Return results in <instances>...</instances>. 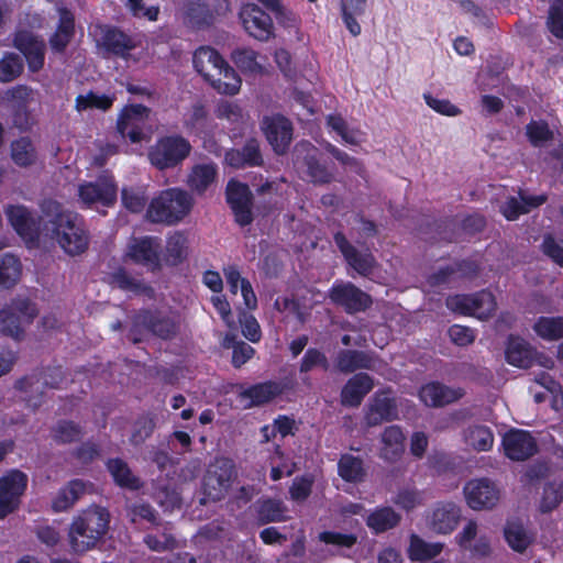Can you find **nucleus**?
<instances>
[{"mask_svg": "<svg viewBox=\"0 0 563 563\" xmlns=\"http://www.w3.org/2000/svg\"><path fill=\"white\" fill-rule=\"evenodd\" d=\"M37 316V309L26 298H15L0 310V331L13 339H20L24 328Z\"/></svg>", "mask_w": 563, "mask_h": 563, "instance_id": "7", "label": "nucleus"}, {"mask_svg": "<svg viewBox=\"0 0 563 563\" xmlns=\"http://www.w3.org/2000/svg\"><path fill=\"white\" fill-rule=\"evenodd\" d=\"M26 485L27 476L18 470L0 477V519L18 508Z\"/></svg>", "mask_w": 563, "mask_h": 563, "instance_id": "12", "label": "nucleus"}, {"mask_svg": "<svg viewBox=\"0 0 563 563\" xmlns=\"http://www.w3.org/2000/svg\"><path fill=\"white\" fill-rule=\"evenodd\" d=\"M444 548L441 542H426L420 537L412 534L408 549L411 561H427L438 556Z\"/></svg>", "mask_w": 563, "mask_h": 563, "instance_id": "40", "label": "nucleus"}, {"mask_svg": "<svg viewBox=\"0 0 563 563\" xmlns=\"http://www.w3.org/2000/svg\"><path fill=\"white\" fill-rule=\"evenodd\" d=\"M423 99L428 107L441 115L457 117L461 114V109L448 99H439L430 93H423Z\"/></svg>", "mask_w": 563, "mask_h": 563, "instance_id": "59", "label": "nucleus"}, {"mask_svg": "<svg viewBox=\"0 0 563 563\" xmlns=\"http://www.w3.org/2000/svg\"><path fill=\"white\" fill-rule=\"evenodd\" d=\"M191 152L190 142L180 135L159 137L150 148V163L159 170L179 166Z\"/></svg>", "mask_w": 563, "mask_h": 563, "instance_id": "6", "label": "nucleus"}, {"mask_svg": "<svg viewBox=\"0 0 563 563\" xmlns=\"http://www.w3.org/2000/svg\"><path fill=\"white\" fill-rule=\"evenodd\" d=\"M528 140L533 146H541L552 137L549 126L543 121H532L526 128Z\"/></svg>", "mask_w": 563, "mask_h": 563, "instance_id": "57", "label": "nucleus"}, {"mask_svg": "<svg viewBox=\"0 0 563 563\" xmlns=\"http://www.w3.org/2000/svg\"><path fill=\"white\" fill-rule=\"evenodd\" d=\"M223 346L224 347H232L233 349V355H232V363L235 367L242 366L244 363H246L254 354V349L244 343V342H238L235 343L234 338L227 335L223 340Z\"/></svg>", "mask_w": 563, "mask_h": 563, "instance_id": "56", "label": "nucleus"}, {"mask_svg": "<svg viewBox=\"0 0 563 563\" xmlns=\"http://www.w3.org/2000/svg\"><path fill=\"white\" fill-rule=\"evenodd\" d=\"M184 128L188 134L202 135L208 128L207 111L201 104L192 106L184 114Z\"/></svg>", "mask_w": 563, "mask_h": 563, "instance_id": "46", "label": "nucleus"}, {"mask_svg": "<svg viewBox=\"0 0 563 563\" xmlns=\"http://www.w3.org/2000/svg\"><path fill=\"white\" fill-rule=\"evenodd\" d=\"M62 382V372L58 368L49 369L41 375H32L16 383V387L26 394H30L26 401L32 407L40 405L35 395L43 394L44 387L56 388Z\"/></svg>", "mask_w": 563, "mask_h": 563, "instance_id": "21", "label": "nucleus"}, {"mask_svg": "<svg viewBox=\"0 0 563 563\" xmlns=\"http://www.w3.org/2000/svg\"><path fill=\"white\" fill-rule=\"evenodd\" d=\"M240 19L245 31L256 40L267 41L273 35L271 16L255 4H245L241 9Z\"/></svg>", "mask_w": 563, "mask_h": 563, "instance_id": "15", "label": "nucleus"}, {"mask_svg": "<svg viewBox=\"0 0 563 563\" xmlns=\"http://www.w3.org/2000/svg\"><path fill=\"white\" fill-rule=\"evenodd\" d=\"M23 70V62L16 54H5L0 59V81L10 82Z\"/></svg>", "mask_w": 563, "mask_h": 563, "instance_id": "53", "label": "nucleus"}, {"mask_svg": "<svg viewBox=\"0 0 563 563\" xmlns=\"http://www.w3.org/2000/svg\"><path fill=\"white\" fill-rule=\"evenodd\" d=\"M405 450V434L400 427L389 426L380 434L379 456L386 461H396Z\"/></svg>", "mask_w": 563, "mask_h": 563, "instance_id": "30", "label": "nucleus"}, {"mask_svg": "<svg viewBox=\"0 0 563 563\" xmlns=\"http://www.w3.org/2000/svg\"><path fill=\"white\" fill-rule=\"evenodd\" d=\"M400 521V516L390 507H382L372 511L366 518V525L379 533L393 529Z\"/></svg>", "mask_w": 563, "mask_h": 563, "instance_id": "39", "label": "nucleus"}, {"mask_svg": "<svg viewBox=\"0 0 563 563\" xmlns=\"http://www.w3.org/2000/svg\"><path fill=\"white\" fill-rule=\"evenodd\" d=\"M113 101L114 96L88 91L76 97L75 109L78 112H84L93 109L106 111L111 108Z\"/></svg>", "mask_w": 563, "mask_h": 563, "instance_id": "43", "label": "nucleus"}, {"mask_svg": "<svg viewBox=\"0 0 563 563\" xmlns=\"http://www.w3.org/2000/svg\"><path fill=\"white\" fill-rule=\"evenodd\" d=\"M505 537L509 547L517 552H523L531 542L525 528L517 523H509L506 527Z\"/></svg>", "mask_w": 563, "mask_h": 563, "instance_id": "54", "label": "nucleus"}, {"mask_svg": "<svg viewBox=\"0 0 563 563\" xmlns=\"http://www.w3.org/2000/svg\"><path fill=\"white\" fill-rule=\"evenodd\" d=\"M22 273V266L18 257L12 254H4L0 258V286L10 288L14 286Z\"/></svg>", "mask_w": 563, "mask_h": 563, "instance_id": "45", "label": "nucleus"}, {"mask_svg": "<svg viewBox=\"0 0 563 563\" xmlns=\"http://www.w3.org/2000/svg\"><path fill=\"white\" fill-rule=\"evenodd\" d=\"M295 430H297L295 420L286 416H280L275 419L272 427L265 426L262 428V432L266 441H268L271 434H274L275 432L279 433L282 438H285L289 434H294Z\"/></svg>", "mask_w": 563, "mask_h": 563, "instance_id": "58", "label": "nucleus"}, {"mask_svg": "<svg viewBox=\"0 0 563 563\" xmlns=\"http://www.w3.org/2000/svg\"><path fill=\"white\" fill-rule=\"evenodd\" d=\"M341 15L343 22L353 36L361 34V25L356 21L355 15H360L364 12L365 8H352L350 4L340 3Z\"/></svg>", "mask_w": 563, "mask_h": 563, "instance_id": "61", "label": "nucleus"}, {"mask_svg": "<svg viewBox=\"0 0 563 563\" xmlns=\"http://www.w3.org/2000/svg\"><path fill=\"white\" fill-rule=\"evenodd\" d=\"M334 242L343 254L347 264L358 274L368 275L372 273L375 265V260L371 253H360L340 232L334 235Z\"/></svg>", "mask_w": 563, "mask_h": 563, "instance_id": "27", "label": "nucleus"}, {"mask_svg": "<svg viewBox=\"0 0 563 563\" xmlns=\"http://www.w3.org/2000/svg\"><path fill=\"white\" fill-rule=\"evenodd\" d=\"M74 35V15L66 9H59V22L55 33L49 38L54 52H63Z\"/></svg>", "mask_w": 563, "mask_h": 563, "instance_id": "34", "label": "nucleus"}, {"mask_svg": "<svg viewBox=\"0 0 563 563\" xmlns=\"http://www.w3.org/2000/svg\"><path fill=\"white\" fill-rule=\"evenodd\" d=\"M503 448L510 460L523 461L536 453L537 443L528 431L512 429L503 437Z\"/></svg>", "mask_w": 563, "mask_h": 563, "instance_id": "16", "label": "nucleus"}, {"mask_svg": "<svg viewBox=\"0 0 563 563\" xmlns=\"http://www.w3.org/2000/svg\"><path fill=\"white\" fill-rule=\"evenodd\" d=\"M563 498L562 485H549L543 490L540 508L543 512L554 509Z\"/></svg>", "mask_w": 563, "mask_h": 563, "instance_id": "62", "label": "nucleus"}, {"mask_svg": "<svg viewBox=\"0 0 563 563\" xmlns=\"http://www.w3.org/2000/svg\"><path fill=\"white\" fill-rule=\"evenodd\" d=\"M89 489V485L80 479L70 481L60 488L52 499V508L56 512L66 511Z\"/></svg>", "mask_w": 563, "mask_h": 563, "instance_id": "31", "label": "nucleus"}, {"mask_svg": "<svg viewBox=\"0 0 563 563\" xmlns=\"http://www.w3.org/2000/svg\"><path fill=\"white\" fill-rule=\"evenodd\" d=\"M225 163L234 168L246 165H260L262 163L258 142L249 141L242 150H231L225 154Z\"/></svg>", "mask_w": 563, "mask_h": 563, "instance_id": "33", "label": "nucleus"}, {"mask_svg": "<svg viewBox=\"0 0 563 563\" xmlns=\"http://www.w3.org/2000/svg\"><path fill=\"white\" fill-rule=\"evenodd\" d=\"M179 317L172 310L142 311L137 313L130 330L134 343L142 342L151 335L168 339L177 333Z\"/></svg>", "mask_w": 563, "mask_h": 563, "instance_id": "5", "label": "nucleus"}, {"mask_svg": "<svg viewBox=\"0 0 563 563\" xmlns=\"http://www.w3.org/2000/svg\"><path fill=\"white\" fill-rule=\"evenodd\" d=\"M327 123L345 143L358 144L362 141L363 133L358 129H350L347 123L340 115H329Z\"/></svg>", "mask_w": 563, "mask_h": 563, "instance_id": "51", "label": "nucleus"}, {"mask_svg": "<svg viewBox=\"0 0 563 563\" xmlns=\"http://www.w3.org/2000/svg\"><path fill=\"white\" fill-rule=\"evenodd\" d=\"M317 148L309 142H300L295 147L298 162H302L306 172L311 181L316 184H327L333 178V174L317 159Z\"/></svg>", "mask_w": 563, "mask_h": 563, "instance_id": "20", "label": "nucleus"}, {"mask_svg": "<svg viewBox=\"0 0 563 563\" xmlns=\"http://www.w3.org/2000/svg\"><path fill=\"white\" fill-rule=\"evenodd\" d=\"M446 306L452 311L472 316L481 320L492 317L496 310L495 298L488 291L449 297L446 299Z\"/></svg>", "mask_w": 563, "mask_h": 563, "instance_id": "9", "label": "nucleus"}, {"mask_svg": "<svg viewBox=\"0 0 563 563\" xmlns=\"http://www.w3.org/2000/svg\"><path fill=\"white\" fill-rule=\"evenodd\" d=\"M536 333L549 341L563 338V317H541L533 325Z\"/></svg>", "mask_w": 563, "mask_h": 563, "instance_id": "47", "label": "nucleus"}, {"mask_svg": "<svg viewBox=\"0 0 563 563\" xmlns=\"http://www.w3.org/2000/svg\"><path fill=\"white\" fill-rule=\"evenodd\" d=\"M218 181V167L214 163L194 165L187 176L186 184L197 195L212 191Z\"/></svg>", "mask_w": 563, "mask_h": 563, "instance_id": "26", "label": "nucleus"}, {"mask_svg": "<svg viewBox=\"0 0 563 563\" xmlns=\"http://www.w3.org/2000/svg\"><path fill=\"white\" fill-rule=\"evenodd\" d=\"M232 59L244 73L260 74L264 69L262 62L257 58L256 52L252 49H238L233 52Z\"/></svg>", "mask_w": 563, "mask_h": 563, "instance_id": "52", "label": "nucleus"}, {"mask_svg": "<svg viewBox=\"0 0 563 563\" xmlns=\"http://www.w3.org/2000/svg\"><path fill=\"white\" fill-rule=\"evenodd\" d=\"M282 393L279 385L275 383H263L255 385L241 393L243 400H249L246 406H258L271 401Z\"/></svg>", "mask_w": 563, "mask_h": 563, "instance_id": "41", "label": "nucleus"}, {"mask_svg": "<svg viewBox=\"0 0 563 563\" xmlns=\"http://www.w3.org/2000/svg\"><path fill=\"white\" fill-rule=\"evenodd\" d=\"M394 503L400 508L409 511L422 504V496L416 489H401L394 499Z\"/></svg>", "mask_w": 563, "mask_h": 563, "instance_id": "63", "label": "nucleus"}, {"mask_svg": "<svg viewBox=\"0 0 563 563\" xmlns=\"http://www.w3.org/2000/svg\"><path fill=\"white\" fill-rule=\"evenodd\" d=\"M533 350L525 340L510 338L506 349V360L509 364L527 368L533 363Z\"/></svg>", "mask_w": 563, "mask_h": 563, "instance_id": "35", "label": "nucleus"}, {"mask_svg": "<svg viewBox=\"0 0 563 563\" xmlns=\"http://www.w3.org/2000/svg\"><path fill=\"white\" fill-rule=\"evenodd\" d=\"M547 200L544 195L510 197L501 207V213L508 220H516L520 214L530 212L533 208L543 205Z\"/></svg>", "mask_w": 563, "mask_h": 563, "instance_id": "32", "label": "nucleus"}, {"mask_svg": "<svg viewBox=\"0 0 563 563\" xmlns=\"http://www.w3.org/2000/svg\"><path fill=\"white\" fill-rule=\"evenodd\" d=\"M150 117V110L141 104L126 106L119 114L117 129L123 136L132 143H139L146 137V124Z\"/></svg>", "mask_w": 563, "mask_h": 563, "instance_id": "11", "label": "nucleus"}, {"mask_svg": "<svg viewBox=\"0 0 563 563\" xmlns=\"http://www.w3.org/2000/svg\"><path fill=\"white\" fill-rule=\"evenodd\" d=\"M161 243L159 239L146 236L134 240L129 245L128 255L136 263H140L150 269H156L161 266Z\"/></svg>", "mask_w": 563, "mask_h": 563, "instance_id": "22", "label": "nucleus"}, {"mask_svg": "<svg viewBox=\"0 0 563 563\" xmlns=\"http://www.w3.org/2000/svg\"><path fill=\"white\" fill-rule=\"evenodd\" d=\"M110 514L100 506L92 505L81 510L71 520L68 529V543L73 552L85 553L93 549L109 529Z\"/></svg>", "mask_w": 563, "mask_h": 563, "instance_id": "2", "label": "nucleus"}, {"mask_svg": "<svg viewBox=\"0 0 563 563\" xmlns=\"http://www.w3.org/2000/svg\"><path fill=\"white\" fill-rule=\"evenodd\" d=\"M465 443L478 452L489 451L494 445V433L486 426H472L464 431Z\"/></svg>", "mask_w": 563, "mask_h": 563, "instance_id": "38", "label": "nucleus"}, {"mask_svg": "<svg viewBox=\"0 0 563 563\" xmlns=\"http://www.w3.org/2000/svg\"><path fill=\"white\" fill-rule=\"evenodd\" d=\"M461 518V509L454 503H439L428 516L429 527L437 533H451Z\"/></svg>", "mask_w": 563, "mask_h": 563, "instance_id": "24", "label": "nucleus"}, {"mask_svg": "<svg viewBox=\"0 0 563 563\" xmlns=\"http://www.w3.org/2000/svg\"><path fill=\"white\" fill-rule=\"evenodd\" d=\"M373 380L367 374H356L347 380L341 391V402L344 406L357 407L365 395L373 388Z\"/></svg>", "mask_w": 563, "mask_h": 563, "instance_id": "29", "label": "nucleus"}, {"mask_svg": "<svg viewBox=\"0 0 563 563\" xmlns=\"http://www.w3.org/2000/svg\"><path fill=\"white\" fill-rule=\"evenodd\" d=\"M102 43L108 51L120 56H125L134 47L132 40L118 30H107L102 37Z\"/></svg>", "mask_w": 563, "mask_h": 563, "instance_id": "50", "label": "nucleus"}, {"mask_svg": "<svg viewBox=\"0 0 563 563\" xmlns=\"http://www.w3.org/2000/svg\"><path fill=\"white\" fill-rule=\"evenodd\" d=\"M338 470L339 475L346 482H360L365 475L363 461L351 454H344L341 456Z\"/></svg>", "mask_w": 563, "mask_h": 563, "instance_id": "48", "label": "nucleus"}, {"mask_svg": "<svg viewBox=\"0 0 563 563\" xmlns=\"http://www.w3.org/2000/svg\"><path fill=\"white\" fill-rule=\"evenodd\" d=\"M462 388H453L440 383H429L419 390L420 400L428 407H443L464 396Z\"/></svg>", "mask_w": 563, "mask_h": 563, "instance_id": "25", "label": "nucleus"}, {"mask_svg": "<svg viewBox=\"0 0 563 563\" xmlns=\"http://www.w3.org/2000/svg\"><path fill=\"white\" fill-rule=\"evenodd\" d=\"M145 201L146 197L141 189L124 188L122 190V203L132 212L142 211L145 206Z\"/></svg>", "mask_w": 563, "mask_h": 563, "instance_id": "60", "label": "nucleus"}, {"mask_svg": "<svg viewBox=\"0 0 563 563\" xmlns=\"http://www.w3.org/2000/svg\"><path fill=\"white\" fill-rule=\"evenodd\" d=\"M329 297L349 313L364 311L372 303L371 297L351 283H335Z\"/></svg>", "mask_w": 563, "mask_h": 563, "instance_id": "14", "label": "nucleus"}, {"mask_svg": "<svg viewBox=\"0 0 563 563\" xmlns=\"http://www.w3.org/2000/svg\"><path fill=\"white\" fill-rule=\"evenodd\" d=\"M187 238L180 232H175L167 238L165 253L161 256V262L164 261L166 264L176 265L187 256Z\"/></svg>", "mask_w": 563, "mask_h": 563, "instance_id": "42", "label": "nucleus"}, {"mask_svg": "<svg viewBox=\"0 0 563 563\" xmlns=\"http://www.w3.org/2000/svg\"><path fill=\"white\" fill-rule=\"evenodd\" d=\"M287 509L282 501L278 500H265L262 503L258 509L260 519L263 522H276L286 519Z\"/></svg>", "mask_w": 563, "mask_h": 563, "instance_id": "55", "label": "nucleus"}, {"mask_svg": "<svg viewBox=\"0 0 563 563\" xmlns=\"http://www.w3.org/2000/svg\"><path fill=\"white\" fill-rule=\"evenodd\" d=\"M262 128L274 151L277 154H284L292 140V126L289 120L280 115L267 117L263 120Z\"/></svg>", "mask_w": 563, "mask_h": 563, "instance_id": "17", "label": "nucleus"}, {"mask_svg": "<svg viewBox=\"0 0 563 563\" xmlns=\"http://www.w3.org/2000/svg\"><path fill=\"white\" fill-rule=\"evenodd\" d=\"M11 159L20 167H29L36 163L37 151L29 137H20L10 145Z\"/></svg>", "mask_w": 563, "mask_h": 563, "instance_id": "37", "label": "nucleus"}, {"mask_svg": "<svg viewBox=\"0 0 563 563\" xmlns=\"http://www.w3.org/2000/svg\"><path fill=\"white\" fill-rule=\"evenodd\" d=\"M81 430L73 422H60L54 429V439L60 443H69L80 438Z\"/></svg>", "mask_w": 563, "mask_h": 563, "instance_id": "64", "label": "nucleus"}, {"mask_svg": "<svg viewBox=\"0 0 563 563\" xmlns=\"http://www.w3.org/2000/svg\"><path fill=\"white\" fill-rule=\"evenodd\" d=\"M14 46L25 56L29 69L33 73L44 65L45 44L32 33L20 31L14 37Z\"/></svg>", "mask_w": 563, "mask_h": 563, "instance_id": "23", "label": "nucleus"}, {"mask_svg": "<svg viewBox=\"0 0 563 563\" xmlns=\"http://www.w3.org/2000/svg\"><path fill=\"white\" fill-rule=\"evenodd\" d=\"M274 307L277 311L282 312L285 318H292L300 324L306 322L309 314V307L301 305L287 296L277 297L274 302Z\"/></svg>", "mask_w": 563, "mask_h": 563, "instance_id": "49", "label": "nucleus"}, {"mask_svg": "<svg viewBox=\"0 0 563 563\" xmlns=\"http://www.w3.org/2000/svg\"><path fill=\"white\" fill-rule=\"evenodd\" d=\"M194 66L219 93L235 95L240 91L241 78L216 49L198 48L194 55Z\"/></svg>", "mask_w": 563, "mask_h": 563, "instance_id": "3", "label": "nucleus"}, {"mask_svg": "<svg viewBox=\"0 0 563 563\" xmlns=\"http://www.w3.org/2000/svg\"><path fill=\"white\" fill-rule=\"evenodd\" d=\"M5 214L14 230L25 240H34L37 234V223L30 211L21 205H11L5 208Z\"/></svg>", "mask_w": 563, "mask_h": 563, "instance_id": "28", "label": "nucleus"}, {"mask_svg": "<svg viewBox=\"0 0 563 563\" xmlns=\"http://www.w3.org/2000/svg\"><path fill=\"white\" fill-rule=\"evenodd\" d=\"M397 417L395 399L387 393H376L366 406L364 421L367 427H376Z\"/></svg>", "mask_w": 563, "mask_h": 563, "instance_id": "19", "label": "nucleus"}, {"mask_svg": "<svg viewBox=\"0 0 563 563\" xmlns=\"http://www.w3.org/2000/svg\"><path fill=\"white\" fill-rule=\"evenodd\" d=\"M466 504L474 510L490 509L500 498L497 486L487 478L472 479L464 486Z\"/></svg>", "mask_w": 563, "mask_h": 563, "instance_id": "13", "label": "nucleus"}, {"mask_svg": "<svg viewBox=\"0 0 563 563\" xmlns=\"http://www.w3.org/2000/svg\"><path fill=\"white\" fill-rule=\"evenodd\" d=\"M235 477V466L232 460L219 457L212 462L203 479V492L208 499L220 500L229 490Z\"/></svg>", "mask_w": 563, "mask_h": 563, "instance_id": "8", "label": "nucleus"}, {"mask_svg": "<svg viewBox=\"0 0 563 563\" xmlns=\"http://www.w3.org/2000/svg\"><path fill=\"white\" fill-rule=\"evenodd\" d=\"M192 206L190 194L180 188H169L152 199L146 217L152 222L174 224L184 219Z\"/></svg>", "mask_w": 563, "mask_h": 563, "instance_id": "4", "label": "nucleus"}, {"mask_svg": "<svg viewBox=\"0 0 563 563\" xmlns=\"http://www.w3.org/2000/svg\"><path fill=\"white\" fill-rule=\"evenodd\" d=\"M336 367L343 373H351L360 368L375 369L376 361L364 352L342 351L338 354Z\"/></svg>", "mask_w": 563, "mask_h": 563, "instance_id": "36", "label": "nucleus"}, {"mask_svg": "<svg viewBox=\"0 0 563 563\" xmlns=\"http://www.w3.org/2000/svg\"><path fill=\"white\" fill-rule=\"evenodd\" d=\"M41 208L47 218L46 231L67 255L78 256L88 250L90 235L79 214L64 210L54 200H45Z\"/></svg>", "mask_w": 563, "mask_h": 563, "instance_id": "1", "label": "nucleus"}, {"mask_svg": "<svg viewBox=\"0 0 563 563\" xmlns=\"http://www.w3.org/2000/svg\"><path fill=\"white\" fill-rule=\"evenodd\" d=\"M78 199L85 207L101 205L109 207L117 200V186L109 175H102L95 181L78 186Z\"/></svg>", "mask_w": 563, "mask_h": 563, "instance_id": "10", "label": "nucleus"}, {"mask_svg": "<svg viewBox=\"0 0 563 563\" xmlns=\"http://www.w3.org/2000/svg\"><path fill=\"white\" fill-rule=\"evenodd\" d=\"M227 200L239 224L246 225L252 222L251 191L246 185L234 180L229 181Z\"/></svg>", "mask_w": 563, "mask_h": 563, "instance_id": "18", "label": "nucleus"}, {"mask_svg": "<svg viewBox=\"0 0 563 563\" xmlns=\"http://www.w3.org/2000/svg\"><path fill=\"white\" fill-rule=\"evenodd\" d=\"M108 471L119 486L129 489H137L140 487L139 478L133 475L124 461L120 459L109 460Z\"/></svg>", "mask_w": 563, "mask_h": 563, "instance_id": "44", "label": "nucleus"}]
</instances>
